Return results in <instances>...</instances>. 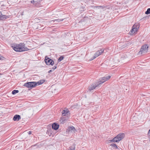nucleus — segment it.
<instances>
[{
    "label": "nucleus",
    "mask_w": 150,
    "mask_h": 150,
    "mask_svg": "<svg viewBox=\"0 0 150 150\" xmlns=\"http://www.w3.org/2000/svg\"><path fill=\"white\" fill-rule=\"evenodd\" d=\"M12 47L15 51L16 52H23L28 50V49L25 46V44L24 43H21L19 44H13L11 45Z\"/></svg>",
    "instance_id": "nucleus-1"
},
{
    "label": "nucleus",
    "mask_w": 150,
    "mask_h": 150,
    "mask_svg": "<svg viewBox=\"0 0 150 150\" xmlns=\"http://www.w3.org/2000/svg\"><path fill=\"white\" fill-rule=\"evenodd\" d=\"M125 136V134L124 133H120L115 137L113 139L110 140V141L113 142H119L124 138Z\"/></svg>",
    "instance_id": "nucleus-2"
},
{
    "label": "nucleus",
    "mask_w": 150,
    "mask_h": 150,
    "mask_svg": "<svg viewBox=\"0 0 150 150\" xmlns=\"http://www.w3.org/2000/svg\"><path fill=\"white\" fill-rule=\"evenodd\" d=\"M148 45L145 44L142 46L140 51L139 52V54H144L148 51Z\"/></svg>",
    "instance_id": "nucleus-3"
},
{
    "label": "nucleus",
    "mask_w": 150,
    "mask_h": 150,
    "mask_svg": "<svg viewBox=\"0 0 150 150\" xmlns=\"http://www.w3.org/2000/svg\"><path fill=\"white\" fill-rule=\"evenodd\" d=\"M37 84V83L35 82H30L25 83L24 86L28 88H33L35 87Z\"/></svg>",
    "instance_id": "nucleus-4"
},
{
    "label": "nucleus",
    "mask_w": 150,
    "mask_h": 150,
    "mask_svg": "<svg viewBox=\"0 0 150 150\" xmlns=\"http://www.w3.org/2000/svg\"><path fill=\"white\" fill-rule=\"evenodd\" d=\"M110 77V76H108L100 78L99 79V81H98V84H100L104 83L105 81L109 79Z\"/></svg>",
    "instance_id": "nucleus-5"
},
{
    "label": "nucleus",
    "mask_w": 150,
    "mask_h": 150,
    "mask_svg": "<svg viewBox=\"0 0 150 150\" xmlns=\"http://www.w3.org/2000/svg\"><path fill=\"white\" fill-rule=\"evenodd\" d=\"M104 50L103 49H101L100 50L97 51L94 54V55L92 58H91L90 59V61H91L93 59H95L96 57L99 56L103 52Z\"/></svg>",
    "instance_id": "nucleus-6"
},
{
    "label": "nucleus",
    "mask_w": 150,
    "mask_h": 150,
    "mask_svg": "<svg viewBox=\"0 0 150 150\" xmlns=\"http://www.w3.org/2000/svg\"><path fill=\"white\" fill-rule=\"evenodd\" d=\"M47 57H45V61L47 65H53L54 64V62L52 59H50L49 58H46Z\"/></svg>",
    "instance_id": "nucleus-7"
},
{
    "label": "nucleus",
    "mask_w": 150,
    "mask_h": 150,
    "mask_svg": "<svg viewBox=\"0 0 150 150\" xmlns=\"http://www.w3.org/2000/svg\"><path fill=\"white\" fill-rule=\"evenodd\" d=\"M100 84H98V82L90 85L88 87V91L91 92L92 90L94 89L96 87L99 86Z\"/></svg>",
    "instance_id": "nucleus-8"
},
{
    "label": "nucleus",
    "mask_w": 150,
    "mask_h": 150,
    "mask_svg": "<svg viewBox=\"0 0 150 150\" xmlns=\"http://www.w3.org/2000/svg\"><path fill=\"white\" fill-rule=\"evenodd\" d=\"M59 125L56 123H54L52 125V129L55 130H57L59 128Z\"/></svg>",
    "instance_id": "nucleus-9"
},
{
    "label": "nucleus",
    "mask_w": 150,
    "mask_h": 150,
    "mask_svg": "<svg viewBox=\"0 0 150 150\" xmlns=\"http://www.w3.org/2000/svg\"><path fill=\"white\" fill-rule=\"evenodd\" d=\"M21 119V117L20 115H15L13 118V120L14 121H18Z\"/></svg>",
    "instance_id": "nucleus-10"
},
{
    "label": "nucleus",
    "mask_w": 150,
    "mask_h": 150,
    "mask_svg": "<svg viewBox=\"0 0 150 150\" xmlns=\"http://www.w3.org/2000/svg\"><path fill=\"white\" fill-rule=\"evenodd\" d=\"M7 18V16L3 15L1 12L0 11V20H5Z\"/></svg>",
    "instance_id": "nucleus-11"
},
{
    "label": "nucleus",
    "mask_w": 150,
    "mask_h": 150,
    "mask_svg": "<svg viewBox=\"0 0 150 150\" xmlns=\"http://www.w3.org/2000/svg\"><path fill=\"white\" fill-rule=\"evenodd\" d=\"M135 25H133L132 27V30L130 31V35H132L134 34L135 32H136L137 30L135 28Z\"/></svg>",
    "instance_id": "nucleus-12"
},
{
    "label": "nucleus",
    "mask_w": 150,
    "mask_h": 150,
    "mask_svg": "<svg viewBox=\"0 0 150 150\" xmlns=\"http://www.w3.org/2000/svg\"><path fill=\"white\" fill-rule=\"evenodd\" d=\"M69 111L68 109H67L66 110H63L62 112V116H65L66 115V114H67L69 112Z\"/></svg>",
    "instance_id": "nucleus-13"
},
{
    "label": "nucleus",
    "mask_w": 150,
    "mask_h": 150,
    "mask_svg": "<svg viewBox=\"0 0 150 150\" xmlns=\"http://www.w3.org/2000/svg\"><path fill=\"white\" fill-rule=\"evenodd\" d=\"M66 121V118L64 117H62L60 119V121L61 122L64 123Z\"/></svg>",
    "instance_id": "nucleus-14"
},
{
    "label": "nucleus",
    "mask_w": 150,
    "mask_h": 150,
    "mask_svg": "<svg viewBox=\"0 0 150 150\" xmlns=\"http://www.w3.org/2000/svg\"><path fill=\"white\" fill-rule=\"evenodd\" d=\"M45 81L44 80H40L37 83V84H38V85H39L41 84H42Z\"/></svg>",
    "instance_id": "nucleus-15"
},
{
    "label": "nucleus",
    "mask_w": 150,
    "mask_h": 150,
    "mask_svg": "<svg viewBox=\"0 0 150 150\" xmlns=\"http://www.w3.org/2000/svg\"><path fill=\"white\" fill-rule=\"evenodd\" d=\"M68 129H69V131H74L76 130L74 127L73 126L69 127V128Z\"/></svg>",
    "instance_id": "nucleus-16"
},
{
    "label": "nucleus",
    "mask_w": 150,
    "mask_h": 150,
    "mask_svg": "<svg viewBox=\"0 0 150 150\" xmlns=\"http://www.w3.org/2000/svg\"><path fill=\"white\" fill-rule=\"evenodd\" d=\"M134 25L135 26V29H136L137 30H138L140 26L139 24H135Z\"/></svg>",
    "instance_id": "nucleus-17"
},
{
    "label": "nucleus",
    "mask_w": 150,
    "mask_h": 150,
    "mask_svg": "<svg viewBox=\"0 0 150 150\" xmlns=\"http://www.w3.org/2000/svg\"><path fill=\"white\" fill-rule=\"evenodd\" d=\"M19 92V91L18 90H13L12 92V93L13 95H14Z\"/></svg>",
    "instance_id": "nucleus-18"
},
{
    "label": "nucleus",
    "mask_w": 150,
    "mask_h": 150,
    "mask_svg": "<svg viewBox=\"0 0 150 150\" xmlns=\"http://www.w3.org/2000/svg\"><path fill=\"white\" fill-rule=\"evenodd\" d=\"M64 19H55V20H54V22H55L56 21L57 22H59L61 21H62L64 20Z\"/></svg>",
    "instance_id": "nucleus-19"
},
{
    "label": "nucleus",
    "mask_w": 150,
    "mask_h": 150,
    "mask_svg": "<svg viewBox=\"0 0 150 150\" xmlns=\"http://www.w3.org/2000/svg\"><path fill=\"white\" fill-rule=\"evenodd\" d=\"M111 146H112V147L115 148V149H117V145L115 144H111Z\"/></svg>",
    "instance_id": "nucleus-20"
},
{
    "label": "nucleus",
    "mask_w": 150,
    "mask_h": 150,
    "mask_svg": "<svg viewBox=\"0 0 150 150\" xmlns=\"http://www.w3.org/2000/svg\"><path fill=\"white\" fill-rule=\"evenodd\" d=\"M145 13L146 14H148L150 13V8H148L147 11L145 12Z\"/></svg>",
    "instance_id": "nucleus-21"
},
{
    "label": "nucleus",
    "mask_w": 150,
    "mask_h": 150,
    "mask_svg": "<svg viewBox=\"0 0 150 150\" xmlns=\"http://www.w3.org/2000/svg\"><path fill=\"white\" fill-rule=\"evenodd\" d=\"M64 58V57L63 56H61L58 59V61L59 62H61L62 60Z\"/></svg>",
    "instance_id": "nucleus-22"
},
{
    "label": "nucleus",
    "mask_w": 150,
    "mask_h": 150,
    "mask_svg": "<svg viewBox=\"0 0 150 150\" xmlns=\"http://www.w3.org/2000/svg\"><path fill=\"white\" fill-rule=\"evenodd\" d=\"M75 146H71L69 147V150H75Z\"/></svg>",
    "instance_id": "nucleus-23"
},
{
    "label": "nucleus",
    "mask_w": 150,
    "mask_h": 150,
    "mask_svg": "<svg viewBox=\"0 0 150 150\" xmlns=\"http://www.w3.org/2000/svg\"><path fill=\"white\" fill-rule=\"evenodd\" d=\"M57 68V66H54L53 67H52V69L54 70Z\"/></svg>",
    "instance_id": "nucleus-24"
},
{
    "label": "nucleus",
    "mask_w": 150,
    "mask_h": 150,
    "mask_svg": "<svg viewBox=\"0 0 150 150\" xmlns=\"http://www.w3.org/2000/svg\"><path fill=\"white\" fill-rule=\"evenodd\" d=\"M4 58L2 56H1L0 55V60H1V59H2Z\"/></svg>",
    "instance_id": "nucleus-25"
},
{
    "label": "nucleus",
    "mask_w": 150,
    "mask_h": 150,
    "mask_svg": "<svg viewBox=\"0 0 150 150\" xmlns=\"http://www.w3.org/2000/svg\"><path fill=\"white\" fill-rule=\"evenodd\" d=\"M32 132L31 131H29V132H28V133L29 134H31Z\"/></svg>",
    "instance_id": "nucleus-26"
},
{
    "label": "nucleus",
    "mask_w": 150,
    "mask_h": 150,
    "mask_svg": "<svg viewBox=\"0 0 150 150\" xmlns=\"http://www.w3.org/2000/svg\"><path fill=\"white\" fill-rule=\"evenodd\" d=\"M52 71V70H50L48 71V73H50Z\"/></svg>",
    "instance_id": "nucleus-27"
},
{
    "label": "nucleus",
    "mask_w": 150,
    "mask_h": 150,
    "mask_svg": "<svg viewBox=\"0 0 150 150\" xmlns=\"http://www.w3.org/2000/svg\"><path fill=\"white\" fill-rule=\"evenodd\" d=\"M35 2V1H34V0H32V1H31V3H33V2Z\"/></svg>",
    "instance_id": "nucleus-28"
}]
</instances>
